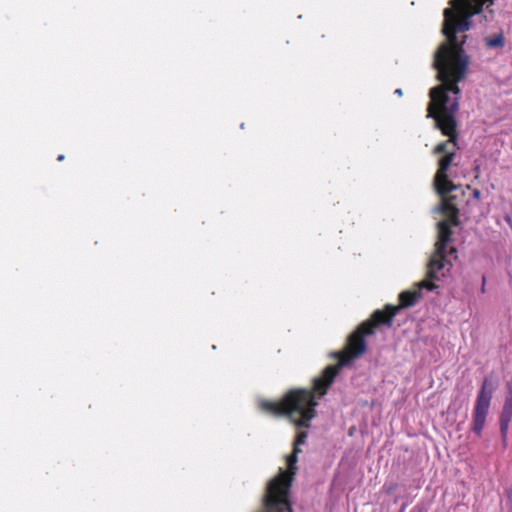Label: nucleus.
Masks as SVG:
<instances>
[{"instance_id": "1", "label": "nucleus", "mask_w": 512, "mask_h": 512, "mask_svg": "<svg viewBox=\"0 0 512 512\" xmlns=\"http://www.w3.org/2000/svg\"><path fill=\"white\" fill-rule=\"evenodd\" d=\"M450 4L452 7L446 8L443 13L442 32L447 42L436 51L433 66L440 85L449 86L453 94L460 95L458 83L465 77L469 58L463 48L467 36L459 40L457 33L470 30L471 17L480 14L485 4L493 5L494 0H451Z\"/></svg>"}, {"instance_id": "2", "label": "nucleus", "mask_w": 512, "mask_h": 512, "mask_svg": "<svg viewBox=\"0 0 512 512\" xmlns=\"http://www.w3.org/2000/svg\"><path fill=\"white\" fill-rule=\"evenodd\" d=\"M340 369V365H328L322 374L313 380L311 389H290L281 400L263 399L258 402V407L266 414L288 417L297 428H309L311 420L316 417L318 399L327 394Z\"/></svg>"}, {"instance_id": "3", "label": "nucleus", "mask_w": 512, "mask_h": 512, "mask_svg": "<svg viewBox=\"0 0 512 512\" xmlns=\"http://www.w3.org/2000/svg\"><path fill=\"white\" fill-rule=\"evenodd\" d=\"M449 88V86L438 85L429 93L431 101L428 104L427 117L433 118L435 127L448 137V140L434 147V154L445 153L450 143L457 145L456 113L459 110V95L453 94V90Z\"/></svg>"}, {"instance_id": "4", "label": "nucleus", "mask_w": 512, "mask_h": 512, "mask_svg": "<svg viewBox=\"0 0 512 512\" xmlns=\"http://www.w3.org/2000/svg\"><path fill=\"white\" fill-rule=\"evenodd\" d=\"M300 452V448H293L292 453L287 457V470L280 469L279 473L268 482L263 495L266 512H294L290 493Z\"/></svg>"}, {"instance_id": "5", "label": "nucleus", "mask_w": 512, "mask_h": 512, "mask_svg": "<svg viewBox=\"0 0 512 512\" xmlns=\"http://www.w3.org/2000/svg\"><path fill=\"white\" fill-rule=\"evenodd\" d=\"M390 316L384 315L375 310L369 319L360 323L357 328L348 336L345 348L336 352L334 356L338 359L337 365L343 367L350 361L359 358L367 351L366 337L375 333V329L381 325L389 324Z\"/></svg>"}, {"instance_id": "6", "label": "nucleus", "mask_w": 512, "mask_h": 512, "mask_svg": "<svg viewBox=\"0 0 512 512\" xmlns=\"http://www.w3.org/2000/svg\"><path fill=\"white\" fill-rule=\"evenodd\" d=\"M493 386L488 378H485L481 389L478 393L474 411H473V423L472 430L477 435H481L482 430L485 426L486 417L488 414L490 401L492 398Z\"/></svg>"}, {"instance_id": "7", "label": "nucleus", "mask_w": 512, "mask_h": 512, "mask_svg": "<svg viewBox=\"0 0 512 512\" xmlns=\"http://www.w3.org/2000/svg\"><path fill=\"white\" fill-rule=\"evenodd\" d=\"M450 256L453 259L457 258V249L453 246H450L449 251L445 252L434 250L427 265V278L439 280L440 277L445 276V271H449L452 267Z\"/></svg>"}, {"instance_id": "8", "label": "nucleus", "mask_w": 512, "mask_h": 512, "mask_svg": "<svg viewBox=\"0 0 512 512\" xmlns=\"http://www.w3.org/2000/svg\"><path fill=\"white\" fill-rule=\"evenodd\" d=\"M455 158V151L447 152L439 160V167L434 177V185L439 195L449 194L456 190V185L449 180L448 169Z\"/></svg>"}, {"instance_id": "9", "label": "nucleus", "mask_w": 512, "mask_h": 512, "mask_svg": "<svg viewBox=\"0 0 512 512\" xmlns=\"http://www.w3.org/2000/svg\"><path fill=\"white\" fill-rule=\"evenodd\" d=\"M421 297V293L419 291H403L399 294V304L398 305H391L387 304L383 310L378 309L380 312H382L386 316L391 315V319L389 324H385L387 327H391L393 324L394 317L396 314L402 309L413 306L418 299Z\"/></svg>"}, {"instance_id": "10", "label": "nucleus", "mask_w": 512, "mask_h": 512, "mask_svg": "<svg viewBox=\"0 0 512 512\" xmlns=\"http://www.w3.org/2000/svg\"><path fill=\"white\" fill-rule=\"evenodd\" d=\"M512 419V385L507 386L505 401L499 418L500 432L503 440L507 438L509 423Z\"/></svg>"}, {"instance_id": "11", "label": "nucleus", "mask_w": 512, "mask_h": 512, "mask_svg": "<svg viewBox=\"0 0 512 512\" xmlns=\"http://www.w3.org/2000/svg\"><path fill=\"white\" fill-rule=\"evenodd\" d=\"M451 226H453L451 223H448V221H440L437 224L438 228V237L437 241L435 243V250L436 251H449V244L452 242V229Z\"/></svg>"}, {"instance_id": "12", "label": "nucleus", "mask_w": 512, "mask_h": 512, "mask_svg": "<svg viewBox=\"0 0 512 512\" xmlns=\"http://www.w3.org/2000/svg\"><path fill=\"white\" fill-rule=\"evenodd\" d=\"M442 197L440 211L446 218L444 221H448L453 226L459 225V209L453 203V197L448 194L440 195Z\"/></svg>"}, {"instance_id": "13", "label": "nucleus", "mask_w": 512, "mask_h": 512, "mask_svg": "<svg viewBox=\"0 0 512 512\" xmlns=\"http://www.w3.org/2000/svg\"><path fill=\"white\" fill-rule=\"evenodd\" d=\"M486 47L488 48H502L505 45V38L503 33L495 34L485 39Z\"/></svg>"}, {"instance_id": "14", "label": "nucleus", "mask_w": 512, "mask_h": 512, "mask_svg": "<svg viewBox=\"0 0 512 512\" xmlns=\"http://www.w3.org/2000/svg\"><path fill=\"white\" fill-rule=\"evenodd\" d=\"M307 437H308L307 432H304V431L298 432L295 437L294 443H293V448H299L300 445H302L306 442Z\"/></svg>"}, {"instance_id": "15", "label": "nucleus", "mask_w": 512, "mask_h": 512, "mask_svg": "<svg viewBox=\"0 0 512 512\" xmlns=\"http://www.w3.org/2000/svg\"><path fill=\"white\" fill-rule=\"evenodd\" d=\"M433 280L427 278L426 280H423L420 282L419 286L421 288H426L427 290H434L436 288V285L432 282Z\"/></svg>"}, {"instance_id": "16", "label": "nucleus", "mask_w": 512, "mask_h": 512, "mask_svg": "<svg viewBox=\"0 0 512 512\" xmlns=\"http://www.w3.org/2000/svg\"><path fill=\"white\" fill-rule=\"evenodd\" d=\"M480 196H481V192L478 189H475L473 191V197L476 198V199H479Z\"/></svg>"}, {"instance_id": "17", "label": "nucleus", "mask_w": 512, "mask_h": 512, "mask_svg": "<svg viewBox=\"0 0 512 512\" xmlns=\"http://www.w3.org/2000/svg\"><path fill=\"white\" fill-rule=\"evenodd\" d=\"M394 93H395L396 95H398L399 97H401V96L403 95V91H402V89H400V88L396 89V90L394 91Z\"/></svg>"}, {"instance_id": "18", "label": "nucleus", "mask_w": 512, "mask_h": 512, "mask_svg": "<svg viewBox=\"0 0 512 512\" xmlns=\"http://www.w3.org/2000/svg\"><path fill=\"white\" fill-rule=\"evenodd\" d=\"M475 172H476V177L478 176V173L480 172V166L477 165L475 168H474Z\"/></svg>"}, {"instance_id": "19", "label": "nucleus", "mask_w": 512, "mask_h": 512, "mask_svg": "<svg viewBox=\"0 0 512 512\" xmlns=\"http://www.w3.org/2000/svg\"><path fill=\"white\" fill-rule=\"evenodd\" d=\"M481 290H482V292L485 291V277H483V283H482Z\"/></svg>"}, {"instance_id": "20", "label": "nucleus", "mask_w": 512, "mask_h": 512, "mask_svg": "<svg viewBox=\"0 0 512 512\" xmlns=\"http://www.w3.org/2000/svg\"><path fill=\"white\" fill-rule=\"evenodd\" d=\"M64 158H65V156L61 154V155H59V156L57 157V160H58V161H63V160H64Z\"/></svg>"}, {"instance_id": "21", "label": "nucleus", "mask_w": 512, "mask_h": 512, "mask_svg": "<svg viewBox=\"0 0 512 512\" xmlns=\"http://www.w3.org/2000/svg\"><path fill=\"white\" fill-rule=\"evenodd\" d=\"M259 512H266V509H265V506H264V502H263V501H262V509H261V511H259Z\"/></svg>"}]
</instances>
